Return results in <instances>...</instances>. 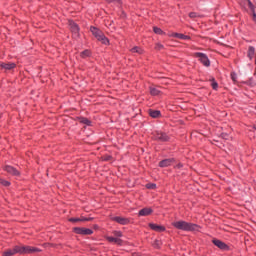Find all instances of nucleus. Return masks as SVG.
<instances>
[{
    "label": "nucleus",
    "instance_id": "obj_19",
    "mask_svg": "<svg viewBox=\"0 0 256 256\" xmlns=\"http://www.w3.org/2000/svg\"><path fill=\"white\" fill-rule=\"evenodd\" d=\"M172 37H176L177 39H182V40L191 39V37H189L185 34H179V33L172 34Z\"/></svg>",
    "mask_w": 256,
    "mask_h": 256
},
{
    "label": "nucleus",
    "instance_id": "obj_2",
    "mask_svg": "<svg viewBox=\"0 0 256 256\" xmlns=\"http://www.w3.org/2000/svg\"><path fill=\"white\" fill-rule=\"evenodd\" d=\"M90 31L92 35L97 39V41H101L103 45H109V39L105 37V34H103V31L95 27H91Z\"/></svg>",
    "mask_w": 256,
    "mask_h": 256
},
{
    "label": "nucleus",
    "instance_id": "obj_30",
    "mask_svg": "<svg viewBox=\"0 0 256 256\" xmlns=\"http://www.w3.org/2000/svg\"><path fill=\"white\" fill-rule=\"evenodd\" d=\"M113 235L114 237H123V233L121 231H114Z\"/></svg>",
    "mask_w": 256,
    "mask_h": 256
},
{
    "label": "nucleus",
    "instance_id": "obj_26",
    "mask_svg": "<svg viewBox=\"0 0 256 256\" xmlns=\"http://www.w3.org/2000/svg\"><path fill=\"white\" fill-rule=\"evenodd\" d=\"M153 30H154V33H156L157 35H161V33H163V30H161V28H158V27H154Z\"/></svg>",
    "mask_w": 256,
    "mask_h": 256
},
{
    "label": "nucleus",
    "instance_id": "obj_8",
    "mask_svg": "<svg viewBox=\"0 0 256 256\" xmlns=\"http://www.w3.org/2000/svg\"><path fill=\"white\" fill-rule=\"evenodd\" d=\"M19 253V245L14 246L13 248L7 249L3 252L2 256H14Z\"/></svg>",
    "mask_w": 256,
    "mask_h": 256
},
{
    "label": "nucleus",
    "instance_id": "obj_12",
    "mask_svg": "<svg viewBox=\"0 0 256 256\" xmlns=\"http://www.w3.org/2000/svg\"><path fill=\"white\" fill-rule=\"evenodd\" d=\"M4 170L14 177H19V172L13 166H5Z\"/></svg>",
    "mask_w": 256,
    "mask_h": 256
},
{
    "label": "nucleus",
    "instance_id": "obj_36",
    "mask_svg": "<svg viewBox=\"0 0 256 256\" xmlns=\"http://www.w3.org/2000/svg\"><path fill=\"white\" fill-rule=\"evenodd\" d=\"M253 129H255V131H256V123L253 125Z\"/></svg>",
    "mask_w": 256,
    "mask_h": 256
},
{
    "label": "nucleus",
    "instance_id": "obj_35",
    "mask_svg": "<svg viewBox=\"0 0 256 256\" xmlns=\"http://www.w3.org/2000/svg\"><path fill=\"white\" fill-rule=\"evenodd\" d=\"M108 3H115V2H117V3H119V1H121V0H106Z\"/></svg>",
    "mask_w": 256,
    "mask_h": 256
},
{
    "label": "nucleus",
    "instance_id": "obj_27",
    "mask_svg": "<svg viewBox=\"0 0 256 256\" xmlns=\"http://www.w3.org/2000/svg\"><path fill=\"white\" fill-rule=\"evenodd\" d=\"M211 87H212L214 90H217V88L219 87V84H218L217 82H215V80H212Z\"/></svg>",
    "mask_w": 256,
    "mask_h": 256
},
{
    "label": "nucleus",
    "instance_id": "obj_23",
    "mask_svg": "<svg viewBox=\"0 0 256 256\" xmlns=\"http://www.w3.org/2000/svg\"><path fill=\"white\" fill-rule=\"evenodd\" d=\"M80 55L83 59H85L86 57H89L91 55V52L89 50H84L83 52H81Z\"/></svg>",
    "mask_w": 256,
    "mask_h": 256
},
{
    "label": "nucleus",
    "instance_id": "obj_29",
    "mask_svg": "<svg viewBox=\"0 0 256 256\" xmlns=\"http://www.w3.org/2000/svg\"><path fill=\"white\" fill-rule=\"evenodd\" d=\"M69 221L71 223H79V222H81V218H70Z\"/></svg>",
    "mask_w": 256,
    "mask_h": 256
},
{
    "label": "nucleus",
    "instance_id": "obj_1",
    "mask_svg": "<svg viewBox=\"0 0 256 256\" xmlns=\"http://www.w3.org/2000/svg\"><path fill=\"white\" fill-rule=\"evenodd\" d=\"M173 227L180 229L181 231H197V224L185 222L183 220L172 223Z\"/></svg>",
    "mask_w": 256,
    "mask_h": 256
},
{
    "label": "nucleus",
    "instance_id": "obj_18",
    "mask_svg": "<svg viewBox=\"0 0 256 256\" xmlns=\"http://www.w3.org/2000/svg\"><path fill=\"white\" fill-rule=\"evenodd\" d=\"M171 163H173L172 159H165V160L160 161L159 167H169V165H171Z\"/></svg>",
    "mask_w": 256,
    "mask_h": 256
},
{
    "label": "nucleus",
    "instance_id": "obj_3",
    "mask_svg": "<svg viewBox=\"0 0 256 256\" xmlns=\"http://www.w3.org/2000/svg\"><path fill=\"white\" fill-rule=\"evenodd\" d=\"M19 255L41 253V249L33 246L18 245Z\"/></svg>",
    "mask_w": 256,
    "mask_h": 256
},
{
    "label": "nucleus",
    "instance_id": "obj_14",
    "mask_svg": "<svg viewBox=\"0 0 256 256\" xmlns=\"http://www.w3.org/2000/svg\"><path fill=\"white\" fill-rule=\"evenodd\" d=\"M153 213V209L151 208H143L139 211L140 217H147V215H151Z\"/></svg>",
    "mask_w": 256,
    "mask_h": 256
},
{
    "label": "nucleus",
    "instance_id": "obj_25",
    "mask_svg": "<svg viewBox=\"0 0 256 256\" xmlns=\"http://www.w3.org/2000/svg\"><path fill=\"white\" fill-rule=\"evenodd\" d=\"M0 183L1 185H4V187H9L11 185V183L9 181L0 179Z\"/></svg>",
    "mask_w": 256,
    "mask_h": 256
},
{
    "label": "nucleus",
    "instance_id": "obj_13",
    "mask_svg": "<svg viewBox=\"0 0 256 256\" xmlns=\"http://www.w3.org/2000/svg\"><path fill=\"white\" fill-rule=\"evenodd\" d=\"M212 243L218 247L219 249H227V244H225L223 241L221 240H217V239H214L212 240Z\"/></svg>",
    "mask_w": 256,
    "mask_h": 256
},
{
    "label": "nucleus",
    "instance_id": "obj_28",
    "mask_svg": "<svg viewBox=\"0 0 256 256\" xmlns=\"http://www.w3.org/2000/svg\"><path fill=\"white\" fill-rule=\"evenodd\" d=\"M231 79L234 83H237V74H235V72L231 73Z\"/></svg>",
    "mask_w": 256,
    "mask_h": 256
},
{
    "label": "nucleus",
    "instance_id": "obj_33",
    "mask_svg": "<svg viewBox=\"0 0 256 256\" xmlns=\"http://www.w3.org/2000/svg\"><path fill=\"white\" fill-rule=\"evenodd\" d=\"M155 187H157V185H155V184H148L147 185L148 189H155Z\"/></svg>",
    "mask_w": 256,
    "mask_h": 256
},
{
    "label": "nucleus",
    "instance_id": "obj_16",
    "mask_svg": "<svg viewBox=\"0 0 256 256\" xmlns=\"http://www.w3.org/2000/svg\"><path fill=\"white\" fill-rule=\"evenodd\" d=\"M149 115L153 119H159V117H161V111L150 109L149 110Z\"/></svg>",
    "mask_w": 256,
    "mask_h": 256
},
{
    "label": "nucleus",
    "instance_id": "obj_24",
    "mask_svg": "<svg viewBox=\"0 0 256 256\" xmlns=\"http://www.w3.org/2000/svg\"><path fill=\"white\" fill-rule=\"evenodd\" d=\"M153 247H155V249H159V247H161V240H155L152 243Z\"/></svg>",
    "mask_w": 256,
    "mask_h": 256
},
{
    "label": "nucleus",
    "instance_id": "obj_6",
    "mask_svg": "<svg viewBox=\"0 0 256 256\" xmlns=\"http://www.w3.org/2000/svg\"><path fill=\"white\" fill-rule=\"evenodd\" d=\"M69 26H70V31L73 34V37L77 39V37H79V26L77 25V23L73 21L69 22Z\"/></svg>",
    "mask_w": 256,
    "mask_h": 256
},
{
    "label": "nucleus",
    "instance_id": "obj_32",
    "mask_svg": "<svg viewBox=\"0 0 256 256\" xmlns=\"http://www.w3.org/2000/svg\"><path fill=\"white\" fill-rule=\"evenodd\" d=\"M155 49H157V51H161V49H163V44H156Z\"/></svg>",
    "mask_w": 256,
    "mask_h": 256
},
{
    "label": "nucleus",
    "instance_id": "obj_9",
    "mask_svg": "<svg viewBox=\"0 0 256 256\" xmlns=\"http://www.w3.org/2000/svg\"><path fill=\"white\" fill-rule=\"evenodd\" d=\"M112 221H115L116 223H119L120 225H128L129 219L121 216H115L112 218Z\"/></svg>",
    "mask_w": 256,
    "mask_h": 256
},
{
    "label": "nucleus",
    "instance_id": "obj_20",
    "mask_svg": "<svg viewBox=\"0 0 256 256\" xmlns=\"http://www.w3.org/2000/svg\"><path fill=\"white\" fill-rule=\"evenodd\" d=\"M161 93V90L157 89L156 87H150V94L153 96H157Z\"/></svg>",
    "mask_w": 256,
    "mask_h": 256
},
{
    "label": "nucleus",
    "instance_id": "obj_15",
    "mask_svg": "<svg viewBox=\"0 0 256 256\" xmlns=\"http://www.w3.org/2000/svg\"><path fill=\"white\" fill-rule=\"evenodd\" d=\"M106 239L107 241H109V243H115L116 245H123V240L119 238L108 236L106 237Z\"/></svg>",
    "mask_w": 256,
    "mask_h": 256
},
{
    "label": "nucleus",
    "instance_id": "obj_7",
    "mask_svg": "<svg viewBox=\"0 0 256 256\" xmlns=\"http://www.w3.org/2000/svg\"><path fill=\"white\" fill-rule=\"evenodd\" d=\"M74 232L77 233V235H93V230L89 228H74Z\"/></svg>",
    "mask_w": 256,
    "mask_h": 256
},
{
    "label": "nucleus",
    "instance_id": "obj_4",
    "mask_svg": "<svg viewBox=\"0 0 256 256\" xmlns=\"http://www.w3.org/2000/svg\"><path fill=\"white\" fill-rule=\"evenodd\" d=\"M193 57H196L197 59H199L200 63H202L204 67L211 66V61L209 60V57H207V54L201 53V52H195L193 54Z\"/></svg>",
    "mask_w": 256,
    "mask_h": 256
},
{
    "label": "nucleus",
    "instance_id": "obj_34",
    "mask_svg": "<svg viewBox=\"0 0 256 256\" xmlns=\"http://www.w3.org/2000/svg\"><path fill=\"white\" fill-rule=\"evenodd\" d=\"M91 219H93V218L81 217V218H80V221H91Z\"/></svg>",
    "mask_w": 256,
    "mask_h": 256
},
{
    "label": "nucleus",
    "instance_id": "obj_5",
    "mask_svg": "<svg viewBox=\"0 0 256 256\" xmlns=\"http://www.w3.org/2000/svg\"><path fill=\"white\" fill-rule=\"evenodd\" d=\"M154 139L156 141H161L162 143H164L165 141H169V136L165 132L157 131L154 135Z\"/></svg>",
    "mask_w": 256,
    "mask_h": 256
},
{
    "label": "nucleus",
    "instance_id": "obj_21",
    "mask_svg": "<svg viewBox=\"0 0 256 256\" xmlns=\"http://www.w3.org/2000/svg\"><path fill=\"white\" fill-rule=\"evenodd\" d=\"M80 123H82L83 125H91V120L87 119V118H79Z\"/></svg>",
    "mask_w": 256,
    "mask_h": 256
},
{
    "label": "nucleus",
    "instance_id": "obj_31",
    "mask_svg": "<svg viewBox=\"0 0 256 256\" xmlns=\"http://www.w3.org/2000/svg\"><path fill=\"white\" fill-rule=\"evenodd\" d=\"M197 17V13H195V12H190L189 13V18L190 19H195Z\"/></svg>",
    "mask_w": 256,
    "mask_h": 256
},
{
    "label": "nucleus",
    "instance_id": "obj_10",
    "mask_svg": "<svg viewBox=\"0 0 256 256\" xmlns=\"http://www.w3.org/2000/svg\"><path fill=\"white\" fill-rule=\"evenodd\" d=\"M17 65L15 63H2L0 64V69H5V71H11V69H15Z\"/></svg>",
    "mask_w": 256,
    "mask_h": 256
},
{
    "label": "nucleus",
    "instance_id": "obj_22",
    "mask_svg": "<svg viewBox=\"0 0 256 256\" xmlns=\"http://www.w3.org/2000/svg\"><path fill=\"white\" fill-rule=\"evenodd\" d=\"M132 53H139V55H141V53H143V50L137 46H135L134 48L131 49Z\"/></svg>",
    "mask_w": 256,
    "mask_h": 256
},
{
    "label": "nucleus",
    "instance_id": "obj_11",
    "mask_svg": "<svg viewBox=\"0 0 256 256\" xmlns=\"http://www.w3.org/2000/svg\"><path fill=\"white\" fill-rule=\"evenodd\" d=\"M149 227H150V229H152L153 231H157L158 233H163V231H165L164 226L157 225V224H154V223H150Z\"/></svg>",
    "mask_w": 256,
    "mask_h": 256
},
{
    "label": "nucleus",
    "instance_id": "obj_17",
    "mask_svg": "<svg viewBox=\"0 0 256 256\" xmlns=\"http://www.w3.org/2000/svg\"><path fill=\"white\" fill-rule=\"evenodd\" d=\"M255 55H256V53H255V47L250 46V47L248 48V54H247L248 58H249L250 60H251V59H255Z\"/></svg>",
    "mask_w": 256,
    "mask_h": 256
}]
</instances>
